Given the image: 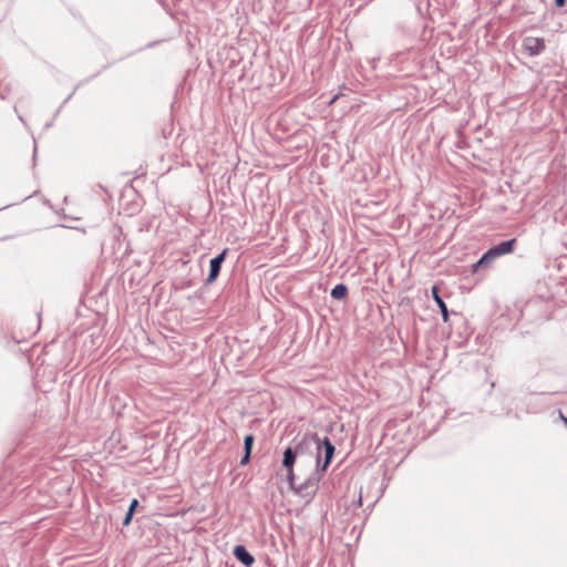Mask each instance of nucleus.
Returning <instances> with one entry per match:
<instances>
[{
  "instance_id": "obj_5",
  "label": "nucleus",
  "mask_w": 567,
  "mask_h": 567,
  "mask_svg": "<svg viewBox=\"0 0 567 567\" xmlns=\"http://www.w3.org/2000/svg\"><path fill=\"white\" fill-rule=\"evenodd\" d=\"M515 246L516 239H509L498 244L497 246L489 248L488 250L493 254L495 258H497L503 255L512 254L515 249Z\"/></svg>"
},
{
  "instance_id": "obj_14",
  "label": "nucleus",
  "mask_w": 567,
  "mask_h": 567,
  "mask_svg": "<svg viewBox=\"0 0 567 567\" xmlns=\"http://www.w3.org/2000/svg\"><path fill=\"white\" fill-rule=\"evenodd\" d=\"M315 491H316V484H312L311 485V491L308 492L306 495L311 496V495H313Z\"/></svg>"
},
{
  "instance_id": "obj_1",
  "label": "nucleus",
  "mask_w": 567,
  "mask_h": 567,
  "mask_svg": "<svg viewBox=\"0 0 567 567\" xmlns=\"http://www.w3.org/2000/svg\"><path fill=\"white\" fill-rule=\"evenodd\" d=\"M311 440L316 444L318 466L324 472L333 457L334 446L328 437L321 441L317 434H315Z\"/></svg>"
},
{
  "instance_id": "obj_12",
  "label": "nucleus",
  "mask_w": 567,
  "mask_h": 567,
  "mask_svg": "<svg viewBox=\"0 0 567 567\" xmlns=\"http://www.w3.org/2000/svg\"><path fill=\"white\" fill-rule=\"evenodd\" d=\"M132 516H133V513L127 512L126 516H125V518L123 520V525L127 526L131 523V520H132Z\"/></svg>"
},
{
  "instance_id": "obj_7",
  "label": "nucleus",
  "mask_w": 567,
  "mask_h": 567,
  "mask_svg": "<svg viewBox=\"0 0 567 567\" xmlns=\"http://www.w3.org/2000/svg\"><path fill=\"white\" fill-rule=\"evenodd\" d=\"M235 557L246 566L254 563V557L246 550L244 546H236L234 549Z\"/></svg>"
},
{
  "instance_id": "obj_15",
  "label": "nucleus",
  "mask_w": 567,
  "mask_h": 567,
  "mask_svg": "<svg viewBox=\"0 0 567 567\" xmlns=\"http://www.w3.org/2000/svg\"><path fill=\"white\" fill-rule=\"evenodd\" d=\"M557 7H563L565 4V0H555Z\"/></svg>"
},
{
  "instance_id": "obj_6",
  "label": "nucleus",
  "mask_w": 567,
  "mask_h": 567,
  "mask_svg": "<svg viewBox=\"0 0 567 567\" xmlns=\"http://www.w3.org/2000/svg\"><path fill=\"white\" fill-rule=\"evenodd\" d=\"M431 292H432V297H433L434 301L436 302L437 307L440 308V310L442 312L443 321L447 322L449 321V311H447V307H446L445 302L439 295V287L436 285H434L432 287Z\"/></svg>"
},
{
  "instance_id": "obj_13",
  "label": "nucleus",
  "mask_w": 567,
  "mask_h": 567,
  "mask_svg": "<svg viewBox=\"0 0 567 567\" xmlns=\"http://www.w3.org/2000/svg\"><path fill=\"white\" fill-rule=\"evenodd\" d=\"M137 504H138L137 499H133V501H132V503H131V505H130V507H128V511H127V512H130V513H134V511H135V508H136Z\"/></svg>"
},
{
  "instance_id": "obj_10",
  "label": "nucleus",
  "mask_w": 567,
  "mask_h": 567,
  "mask_svg": "<svg viewBox=\"0 0 567 567\" xmlns=\"http://www.w3.org/2000/svg\"><path fill=\"white\" fill-rule=\"evenodd\" d=\"M244 445H245V452L251 453L252 445H254V436L251 434H248L245 436Z\"/></svg>"
},
{
  "instance_id": "obj_8",
  "label": "nucleus",
  "mask_w": 567,
  "mask_h": 567,
  "mask_svg": "<svg viewBox=\"0 0 567 567\" xmlns=\"http://www.w3.org/2000/svg\"><path fill=\"white\" fill-rule=\"evenodd\" d=\"M496 258L487 250L475 264L472 265V272L475 274L481 267H488Z\"/></svg>"
},
{
  "instance_id": "obj_9",
  "label": "nucleus",
  "mask_w": 567,
  "mask_h": 567,
  "mask_svg": "<svg viewBox=\"0 0 567 567\" xmlns=\"http://www.w3.org/2000/svg\"><path fill=\"white\" fill-rule=\"evenodd\" d=\"M348 288L343 284H339L331 290V297L338 300H342L347 297Z\"/></svg>"
},
{
  "instance_id": "obj_4",
  "label": "nucleus",
  "mask_w": 567,
  "mask_h": 567,
  "mask_svg": "<svg viewBox=\"0 0 567 567\" xmlns=\"http://www.w3.org/2000/svg\"><path fill=\"white\" fill-rule=\"evenodd\" d=\"M227 255V249H224L217 257L213 258L210 260V269L209 275L207 278V282L212 284L216 280L217 276L219 275L220 267L223 261L225 260V257Z\"/></svg>"
},
{
  "instance_id": "obj_11",
  "label": "nucleus",
  "mask_w": 567,
  "mask_h": 567,
  "mask_svg": "<svg viewBox=\"0 0 567 567\" xmlns=\"http://www.w3.org/2000/svg\"><path fill=\"white\" fill-rule=\"evenodd\" d=\"M250 454H251V453H246V452H245V454H244V456H243V458H241V461H240V464H241V465H246V464H248V463H249Z\"/></svg>"
},
{
  "instance_id": "obj_3",
  "label": "nucleus",
  "mask_w": 567,
  "mask_h": 567,
  "mask_svg": "<svg viewBox=\"0 0 567 567\" xmlns=\"http://www.w3.org/2000/svg\"><path fill=\"white\" fill-rule=\"evenodd\" d=\"M523 47L529 55H537L545 49V41L543 38L527 37L524 39Z\"/></svg>"
},
{
  "instance_id": "obj_16",
  "label": "nucleus",
  "mask_w": 567,
  "mask_h": 567,
  "mask_svg": "<svg viewBox=\"0 0 567 567\" xmlns=\"http://www.w3.org/2000/svg\"><path fill=\"white\" fill-rule=\"evenodd\" d=\"M339 96H340L339 94L334 95L332 97V100L329 102V105H332L333 103H336V101L339 99Z\"/></svg>"
},
{
  "instance_id": "obj_2",
  "label": "nucleus",
  "mask_w": 567,
  "mask_h": 567,
  "mask_svg": "<svg viewBox=\"0 0 567 567\" xmlns=\"http://www.w3.org/2000/svg\"><path fill=\"white\" fill-rule=\"evenodd\" d=\"M298 453H299V446H297L296 449L288 447L284 452L282 466L286 468V472H287V481L289 483V486L292 489H295L298 494L303 495V489H307L308 485L300 486L299 488H295L296 476H295V472H293V465H295L296 457H297Z\"/></svg>"
},
{
  "instance_id": "obj_17",
  "label": "nucleus",
  "mask_w": 567,
  "mask_h": 567,
  "mask_svg": "<svg viewBox=\"0 0 567 567\" xmlns=\"http://www.w3.org/2000/svg\"><path fill=\"white\" fill-rule=\"evenodd\" d=\"M561 420H563L564 424L567 426V417L561 415Z\"/></svg>"
}]
</instances>
